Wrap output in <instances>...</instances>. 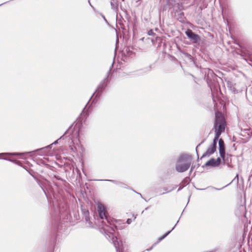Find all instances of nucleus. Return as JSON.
Returning <instances> with one entry per match:
<instances>
[{"label": "nucleus", "instance_id": "nucleus-14", "mask_svg": "<svg viewBox=\"0 0 252 252\" xmlns=\"http://www.w3.org/2000/svg\"><path fill=\"white\" fill-rule=\"evenodd\" d=\"M175 16L177 17V19L180 21H184L185 18L184 12L179 11L175 13Z\"/></svg>", "mask_w": 252, "mask_h": 252}, {"label": "nucleus", "instance_id": "nucleus-22", "mask_svg": "<svg viewBox=\"0 0 252 252\" xmlns=\"http://www.w3.org/2000/svg\"><path fill=\"white\" fill-rule=\"evenodd\" d=\"M132 222V220L131 219H128L126 220V223L128 224Z\"/></svg>", "mask_w": 252, "mask_h": 252}, {"label": "nucleus", "instance_id": "nucleus-4", "mask_svg": "<svg viewBox=\"0 0 252 252\" xmlns=\"http://www.w3.org/2000/svg\"><path fill=\"white\" fill-rule=\"evenodd\" d=\"M63 135L61 136L60 138H59L58 140L55 141L52 144H50V145L45 147V148H40V149H37V150H35L34 151H33L32 152H39L42 151L45 148H51V146L53 144H57L58 143V141L60 140L61 139H62L63 137ZM32 152H26V153H0V159H4V160H8V161H11V162H12L13 163H18L19 162V161H17L16 160H12V159H10L9 158H7L3 157V156H5V155H8V156H23V155H26V154H27L28 153H31Z\"/></svg>", "mask_w": 252, "mask_h": 252}, {"label": "nucleus", "instance_id": "nucleus-35", "mask_svg": "<svg viewBox=\"0 0 252 252\" xmlns=\"http://www.w3.org/2000/svg\"><path fill=\"white\" fill-rule=\"evenodd\" d=\"M136 219V217L135 216L134 218V220Z\"/></svg>", "mask_w": 252, "mask_h": 252}, {"label": "nucleus", "instance_id": "nucleus-33", "mask_svg": "<svg viewBox=\"0 0 252 252\" xmlns=\"http://www.w3.org/2000/svg\"><path fill=\"white\" fill-rule=\"evenodd\" d=\"M37 183H38L39 185H40L39 182L38 180H37Z\"/></svg>", "mask_w": 252, "mask_h": 252}, {"label": "nucleus", "instance_id": "nucleus-17", "mask_svg": "<svg viewBox=\"0 0 252 252\" xmlns=\"http://www.w3.org/2000/svg\"><path fill=\"white\" fill-rule=\"evenodd\" d=\"M190 182V179L189 177H186L183 181L182 182L183 187H185Z\"/></svg>", "mask_w": 252, "mask_h": 252}, {"label": "nucleus", "instance_id": "nucleus-34", "mask_svg": "<svg viewBox=\"0 0 252 252\" xmlns=\"http://www.w3.org/2000/svg\"><path fill=\"white\" fill-rule=\"evenodd\" d=\"M214 252L213 251H209V252Z\"/></svg>", "mask_w": 252, "mask_h": 252}, {"label": "nucleus", "instance_id": "nucleus-20", "mask_svg": "<svg viewBox=\"0 0 252 252\" xmlns=\"http://www.w3.org/2000/svg\"><path fill=\"white\" fill-rule=\"evenodd\" d=\"M227 186V185H226V186H224V187H222V188H221V189H218V188H215V187H208V188H211L212 189H215V190H220V189H223L224 188H225V187H226Z\"/></svg>", "mask_w": 252, "mask_h": 252}, {"label": "nucleus", "instance_id": "nucleus-27", "mask_svg": "<svg viewBox=\"0 0 252 252\" xmlns=\"http://www.w3.org/2000/svg\"><path fill=\"white\" fill-rule=\"evenodd\" d=\"M184 187H183V186L182 187H180L178 189V191H179L180 190H181Z\"/></svg>", "mask_w": 252, "mask_h": 252}, {"label": "nucleus", "instance_id": "nucleus-1", "mask_svg": "<svg viewBox=\"0 0 252 252\" xmlns=\"http://www.w3.org/2000/svg\"><path fill=\"white\" fill-rule=\"evenodd\" d=\"M215 118V122L214 124L215 136L212 145H214L217 147V144L219 140V138L221 133L224 131L226 123L223 116L219 112L216 113Z\"/></svg>", "mask_w": 252, "mask_h": 252}, {"label": "nucleus", "instance_id": "nucleus-32", "mask_svg": "<svg viewBox=\"0 0 252 252\" xmlns=\"http://www.w3.org/2000/svg\"><path fill=\"white\" fill-rule=\"evenodd\" d=\"M236 177L238 178V175H237Z\"/></svg>", "mask_w": 252, "mask_h": 252}, {"label": "nucleus", "instance_id": "nucleus-3", "mask_svg": "<svg viewBox=\"0 0 252 252\" xmlns=\"http://www.w3.org/2000/svg\"><path fill=\"white\" fill-rule=\"evenodd\" d=\"M108 228H104L105 237L109 241H111L115 247L117 252H122V242H120L118 241V238L116 236H114L113 232L115 231V228H117L115 226H108Z\"/></svg>", "mask_w": 252, "mask_h": 252}, {"label": "nucleus", "instance_id": "nucleus-8", "mask_svg": "<svg viewBox=\"0 0 252 252\" xmlns=\"http://www.w3.org/2000/svg\"><path fill=\"white\" fill-rule=\"evenodd\" d=\"M219 151L220 157L224 156L225 154L224 143L222 139L220 138L219 140Z\"/></svg>", "mask_w": 252, "mask_h": 252}, {"label": "nucleus", "instance_id": "nucleus-23", "mask_svg": "<svg viewBox=\"0 0 252 252\" xmlns=\"http://www.w3.org/2000/svg\"><path fill=\"white\" fill-rule=\"evenodd\" d=\"M114 184H117V185H124V184H123V183H121V182H119L116 181V182H114Z\"/></svg>", "mask_w": 252, "mask_h": 252}, {"label": "nucleus", "instance_id": "nucleus-11", "mask_svg": "<svg viewBox=\"0 0 252 252\" xmlns=\"http://www.w3.org/2000/svg\"><path fill=\"white\" fill-rule=\"evenodd\" d=\"M204 166H212V167H218V165L216 163V159L214 158H211L209 160L206 162Z\"/></svg>", "mask_w": 252, "mask_h": 252}, {"label": "nucleus", "instance_id": "nucleus-2", "mask_svg": "<svg viewBox=\"0 0 252 252\" xmlns=\"http://www.w3.org/2000/svg\"><path fill=\"white\" fill-rule=\"evenodd\" d=\"M192 158L188 154H182L178 158L175 165L176 171L180 173L187 171L191 165Z\"/></svg>", "mask_w": 252, "mask_h": 252}, {"label": "nucleus", "instance_id": "nucleus-25", "mask_svg": "<svg viewBox=\"0 0 252 252\" xmlns=\"http://www.w3.org/2000/svg\"><path fill=\"white\" fill-rule=\"evenodd\" d=\"M194 168V166H191V169H190V171H189V173H190L192 171V170H193V168Z\"/></svg>", "mask_w": 252, "mask_h": 252}, {"label": "nucleus", "instance_id": "nucleus-31", "mask_svg": "<svg viewBox=\"0 0 252 252\" xmlns=\"http://www.w3.org/2000/svg\"><path fill=\"white\" fill-rule=\"evenodd\" d=\"M86 106L85 107V108H84L83 111H85V110L86 109Z\"/></svg>", "mask_w": 252, "mask_h": 252}, {"label": "nucleus", "instance_id": "nucleus-13", "mask_svg": "<svg viewBox=\"0 0 252 252\" xmlns=\"http://www.w3.org/2000/svg\"><path fill=\"white\" fill-rule=\"evenodd\" d=\"M85 220L87 223H88L87 225L89 227H92L93 226L92 222L90 220V218L89 216V212H84Z\"/></svg>", "mask_w": 252, "mask_h": 252}, {"label": "nucleus", "instance_id": "nucleus-21", "mask_svg": "<svg viewBox=\"0 0 252 252\" xmlns=\"http://www.w3.org/2000/svg\"><path fill=\"white\" fill-rule=\"evenodd\" d=\"M204 142V140H203L200 143H199L196 147V153H197V155H198V153H197V148H198L199 146H200L201 145V144H202Z\"/></svg>", "mask_w": 252, "mask_h": 252}, {"label": "nucleus", "instance_id": "nucleus-10", "mask_svg": "<svg viewBox=\"0 0 252 252\" xmlns=\"http://www.w3.org/2000/svg\"><path fill=\"white\" fill-rule=\"evenodd\" d=\"M231 157V155L227 154L226 156L225 154L224 155V156L222 157H220L222 160L224 164H226L228 166H230V163L231 162V159L230 157Z\"/></svg>", "mask_w": 252, "mask_h": 252}, {"label": "nucleus", "instance_id": "nucleus-24", "mask_svg": "<svg viewBox=\"0 0 252 252\" xmlns=\"http://www.w3.org/2000/svg\"><path fill=\"white\" fill-rule=\"evenodd\" d=\"M104 181L111 182L113 183L114 182H116V181L115 180H105Z\"/></svg>", "mask_w": 252, "mask_h": 252}, {"label": "nucleus", "instance_id": "nucleus-28", "mask_svg": "<svg viewBox=\"0 0 252 252\" xmlns=\"http://www.w3.org/2000/svg\"><path fill=\"white\" fill-rule=\"evenodd\" d=\"M101 16L105 21H107L105 16L103 14H101Z\"/></svg>", "mask_w": 252, "mask_h": 252}, {"label": "nucleus", "instance_id": "nucleus-12", "mask_svg": "<svg viewBox=\"0 0 252 252\" xmlns=\"http://www.w3.org/2000/svg\"><path fill=\"white\" fill-rule=\"evenodd\" d=\"M110 4L112 9L117 12L118 10V0H111Z\"/></svg>", "mask_w": 252, "mask_h": 252}, {"label": "nucleus", "instance_id": "nucleus-6", "mask_svg": "<svg viewBox=\"0 0 252 252\" xmlns=\"http://www.w3.org/2000/svg\"><path fill=\"white\" fill-rule=\"evenodd\" d=\"M97 211L98 213V215L99 216V218L101 220H103L105 219V221L103 220L102 222L104 223V225L106 227L108 226V224L111 225L109 219L108 217L106 215V212L105 211V208L103 205L101 203H98L97 205Z\"/></svg>", "mask_w": 252, "mask_h": 252}, {"label": "nucleus", "instance_id": "nucleus-29", "mask_svg": "<svg viewBox=\"0 0 252 252\" xmlns=\"http://www.w3.org/2000/svg\"><path fill=\"white\" fill-rule=\"evenodd\" d=\"M135 192H136V193L138 194L139 195H140L141 196V197L142 198H143V197H142V195H141V193H138V192H136V191H135Z\"/></svg>", "mask_w": 252, "mask_h": 252}, {"label": "nucleus", "instance_id": "nucleus-15", "mask_svg": "<svg viewBox=\"0 0 252 252\" xmlns=\"http://www.w3.org/2000/svg\"><path fill=\"white\" fill-rule=\"evenodd\" d=\"M179 222V220L177 221V223L175 224V225L174 226V227L172 228V229L170 231H169L168 232H166L164 235H163L162 236L159 237L158 238V241L157 242V243H159V242H160L162 240H163L164 238H165L167 235H168L170 232L174 229V228L175 227L177 223Z\"/></svg>", "mask_w": 252, "mask_h": 252}, {"label": "nucleus", "instance_id": "nucleus-26", "mask_svg": "<svg viewBox=\"0 0 252 252\" xmlns=\"http://www.w3.org/2000/svg\"><path fill=\"white\" fill-rule=\"evenodd\" d=\"M156 243H155V244H154V245H153L151 248H149V249H147L146 250H147V251H151V250L152 249V248H153V246H154L155 245H156Z\"/></svg>", "mask_w": 252, "mask_h": 252}, {"label": "nucleus", "instance_id": "nucleus-9", "mask_svg": "<svg viewBox=\"0 0 252 252\" xmlns=\"http://www.w3.org/2000/svg\"><path fill=\"white\" fill-rule=\"evenodd\" d=\"M216 148L217 147L215 146L211 145L209 147H208L206 152L203 154L201 158L206 157H209L214 154L216 151Z\"/></svg>", "mask_w": 252, "mask_h": 252}, {"label": "nucleus", "instance_id": "nucleus-30", "mask_svg": "<svg viewBox=\"0 0 252 252\" xmlns=\"http://www.w3.org/2000/svg\"><path fill=\"white\" fill-rule=\"evenodd\" d=\"M88 2H89V3L90 4V5H91V6L93 7V6L92 5V4H91V3L90 2V0H89Z\"/></svg>", "mask_w": 252, "mask_h": 252}, {"label": "nucleus", "instance_id": "nucleus-36", "mask_svg": "<svg viewBox=\"0 0 252 252\" xmlns=\"http://www.w3.org/2000/svg\"><path fill=\"white\" fill-rule=\"evenodd\" d=\"M3 4V3H2V4H0V5H2Z\"/></svg>", "mask_w": 252, "mask_h": 252}, {"label": "nucleus", "instance_id": "nucleus-7", "mask_svg": "<svg viewBox=\"0 0 252 252\" xmlns=\"http://www.w3.org/2000/svg\"><path fill=\"white\" fill-rule=\"evenodd\" d=\"M185 33L188 38L193 43H197L200 40V36L194 33L190 29H188Z\"/></svg>", "mask_w": 252, "mask_h": 252}, {"label": "nucleus", "instance_id": "nucleus-19", "mask_svg": "<svg viewBox=\"0 0 252 252\" xmlns=\"http://www.w3.org/2000/svg\"><path fill=\"white\" fill-rule=\"evenodd\" d=\"M148 34L149 35H154L155 34V33L154 32H153V31L152 30H150V31H148Z\"/></svg>", "mask_w": 252, "mask_h": 252}, {"label": "nucleus", "instance_id": "nucleus-16", "mask_svg": "<svg viewBox=\"0 0 252 252\" xmlns=\"http://www.w3.org/2000/svg\"><path fill=\"white\" fill-rule=\"evenodd\" d=\"M177 187V186H175V187L171 188L170 189H168V188L167 187H164L163 188V189L165 191V193H168V192H170L171 191H172V190H174ZM165 193V192H163L162 193H161V194H164Z\"/></svg>", "mask_w": 252, "mask_h": 252}, {"label": "nucleus", "instance_id": "nucleus-18", "mask_svg": "<svg viewBox=\"0 0 252 252\" xmlns=\"http://www.w3.org/2000/svg\"><path fill=\"white\" fill-rule=\"evenodd\" d=\"M216 161L219 166L220 165L221 161V159L219 157L217 159H216Z\"/></svg>", "mask_w": 252, "mask_h": 252}, {"label": "nucleus", "instance_id": "nucleus-5", "mask_svg": "<svg viewBox=\"0 0 252 252\" xmlns=\"http://www.w3.org/2000/svg\"><path fill=\"white\" fill-rule=\"evenodd\" d=\"M113 67V63H112L109 70L107 73V76L102 81H101L99 85L98 86L95 92L93 94L92 97L95 95V98L99 97L101 95L104 90L106 88L108 82V77L110 75L111 73V68Z\"/></svg>", "mask_w": 252, "mask_h": 252}]
</instances>
